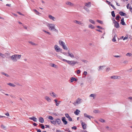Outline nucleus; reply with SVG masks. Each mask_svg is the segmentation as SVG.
Listing matches in <instances>:
<instances>
[{
	"instance_id": "a18cd8bd",
	"label": "nucleus",
	"mask_w": 132,
	"mask_h": 132,
	"mask_svg": "<svg viewBox=\"0 0 132 132\" xmlns=\"http://www.w3.org/2000/svg\"><path fill=\"white\" fill-rule=\"evenodd\" d=\"M0 57L4 58L5 57V55L2 54L1 53H0Z\"/></svg>"
},
{
	"instance_id": "c756f323",
	"label": "nucleus",
	"mask_w": 132,
	"mask_h": 132,
	"mask_svg": "<svg viewBox=\"0 0 132 132\" xmlns=\"http://www.w3.org/2000/svg\"><path fill=\"white\" fill-rule=\"evenodd\" d=\"M45 99L48 102H50L51 101V99L48 96H46L45 97Z\"/></svg>"
},
{
	"instance_id": "20e7f679",
	"label": "nucleus",
	"mask_w": 132,
	"mask_h": 132,
	"mask_svg": "<svg viewBox=\"0 0 132 132\" xmlns=\"http://www.w3.org/2000/svg\"><path fill=\"white\" fill-rule=\"evenodd\" d=\"M67 63L69 64L72 65H74L76 63H77V62L76 61H67Z\"/></svg>"
},
{
	"instance_id": "864d4df0",
	"label": "nucleus",
	"mask_w": 132,
	"mask_h": 132,
	"mask_svg": "<svg viewBox=\"0 0 132 132\" xmlns=\"http://www.w3.org/2000/svg\"><path fill=\"white\" fill-rule=\"evenodd\" d=\"M110 70V68H107L106 70V71L108 72Z\"/></svg>"
},
{
	"instance_id": "0eeeda50",
	"label": "nucleus",
	"mask_w": 132,
	"mask_h": 132,
	"mask_svg": "<svg viewBox=\"0 0 132 132\" xmlns=\"http://www.w3.org/2000/svg\"><path fill=\"white\" fill-rule=\"evenodd\" d=\"M65 116L68 119V120L70 121H71L72 120V118L69 116V114L68 113H66L65 114Z\"/></svg>"
},
{
	"instance_id": "de8ad7c7",
	"label": "nucleus",
	"mask_w": 132,
	"mask_h": 132,
	"mask_svg": "<svg viewBox=\"0 0 132 132\" xmlns=\"http://www.w3.org/2000/svg\"><path fill=\"white\" fill-rule=\"evenodd\" d=\"M97 22H98L100 23H101V24H103V21H102L97 20Z\"/></svg>"
},
{
	"instance_id": "6ab92c4d",
	"label": "nucleus",
	"mask_w": 132,
	"mask_h": 132,
	"mask_svg": "<svg viewBox=\"0 0 132 132\" xmlns=\"http://www.w3.org/2000/svg\"><path fill=\"white\" fill-rule=\"evenodd\" d=\"M105 67V65L100 66L99 67V69H98V71H100L101 70H102L103 69V68Z\"/></svg>"
},
{
	"instance_id": "69168bd1",
	"label": "nucleus",
	"mask_w": 132,
	"mask_h": 132,
	"mask_svg": "<svg viewBox=\"0 0 132 132\" xmlns=\"http://www.w3.org/2000/svg\"><path fill=\"white\" fill-rule=\"evenodd\" d=\"M106 2L108 3L109 5H110L111 4V2H110L106 1Z\"/></svg>"
},
{
	"instance_id": "603ef678",
	"label": "nucleus",
	"mask_w": 132,
	"mask_h": 132,
	"mask_svg": "<svg viewBox=\"0 0 132 132\" xmlns=\"http://www.w3.org/2000/svg\"><path fill=\"white\" fill-rule=\"evenodd\" d=\"M43 31H44L45 33H47V34H49V35H50L51 34H50V32H47V31H46V30H43Z\"/></svg>"
},
{
	"instance_id": "1a4fd4ad",
	"label": "nucleus",
	"mask_w": 132,
	"mask_h": 132,
	"mask_svg": "<svg viewBox=\"0 0 132 132\" xmlns=\"http://www.w3.org/2000/svg\"><path fill=\"white\" fill-rule=\"evenodd\" d=\"M65 4L67 5H68L71 6H73L74 5V4L71 3L70 2L67 1L65 2Z\"/></svg>"
},
{
	"instance_id": "7ed1b4c3",
	"label": "nucleus",
	"mask_w": 132,
	"mask_h": 132,
	"mask_svg": "<svg viewBox=\"0 0 132 132\" xmlns=\"http://www.w3.org/2000/svg\"><path fill=\"white\" fill-rule=\"evenodd\" d=\"M54 48L57 52H61L62 51V49L60 48L57 45H55L54 46Z\"/></svg>"
},
{
	"instance_id": "37998d69",
	"label": "nucleus",
	"mask_w": 132,
	"mask_h": 132,
	"mask_svg": "<svg viewBox=\"0 0 132 132\" xmlns=\"http://www.w3.org/2000/svg\"><path fill=\"white\" fill-rule=\"evenodd\" d=\"M111 15L113 17H115V15L114 11H112L111 12Z\"/></svg>"
},
{
	"instance_id": "680f3d73",
	"label": "nucleus",
	"mask_w": 132,
	"mask_h": 132,
	"mask_svg": "<svg viewBox=\"0 0 132 132\" xmlns=\"http://www.w3.org/2000/svg\"><path fill=\"white\" fill-rule=\"evenodd\" d=\"M127 71H129V72L132 71V68H130V69H128L127 70Z\"/></svg>"
},
{
	"instance_id": "cd10ccee",
	"label": "nucleus",
	"mask_w": 132,
	"mask_h": 132,
	"mask_svg": "<svg viewBox=\"0 0 132 132\" xmlns=\"http://www.w3.org/2000/svg\"><path fill=\"white\" fill-rule=\"evenodd\" d=\"M118 77H119L113 76H111V78L112 79H118Z\"/></svg>"
},
{
	"instance_id": "393cba45",
	"label": "nucleus",
	"mask_w": 132,
	"mask_h": 132,
	"mask_svg": "<svg viewBox=\"0 0 132 132\" xmlns=\"http://www.w3.org/2000/svg\"><path fill=\"white\" fill-rule=\"evenodd\" d=\"M120 23L122 25H126L124 21L123 18L121 20Z\"/></svg>"
},
{
	"instance_id": "2eb2a0df",
	"label": "nucleus",
	"mask_w": 132,
	"mask_h": 132,
	"mask_svg": "<svg viewBox=\"0 0 132 132\" xmlns=\"http://www.w3.org/2000/svg\"><path fill=\"white\" fill-rule=\"evenodd\" d=\"M68 55L69 57H74L75 56H74L73 54L72 53H70L69 51H68Z\"/></svg>"
},
{
	"instance_id": "2f4dec72",
	"label": "nucleus",
	"mask_w": 132,
	"mask_h": 132,
	"mask_svg": "<svg viewBox=\"0 0 132 132\" xmlns=\"http://www.w3.org/2000/svg\"><path fill=\"white\" fill-rule=\"evenodd\" d=\"M7 84L8 85H9L11 86H12L13 87H15V85H14L13 84L11 83H9Z\"/></svg>"
},
{
	"instance_id": "a19ab883",
	"label": "nucleus",
	"mask_w": 132,
	"mask_h": 132,
	"mask_svg": "<svg viewBox=\"0 0 132 132\" xmlns=\"http://www.w3.org/2000/svg\"><path fill=\"white\" fill-rule=\"evenodd\" d=\"M120 18L121 17L120 16H119V15H117L116 16V19L118 21L119 20V18Z\"/></svg>"
},
{
	"instance_id": "c03bdc74",
	"label": "nucleus",
	"mask_w": 132,
	"mask_h": 132,
	"mask_svg": "<svg viewBox=\"0 0 132 132\" xmlns=\"http://www.w3.org/2000/svg\"><path fill=\"white\" fill-rule=\"evenodd\" d=\"M48 119L52 120H53L54 119L53 118L52 116H48Z\"/></svg>"
},
{
	"instance_id": "c85d7f7f",
	"label": "nucleus",
	"mask_w": 132,
	"mask_h": 132,
	"mask_svg": "<svg viewBox=\"0 0 132 132\" xmlns=\"http://www.w3.org/2000/svg\"><path fill=\"white\" fill-rule=\"evenodd\" d=\"M119 14L121 16H125L126 15V13H123L122 11H120L119 12Z\"/></svg>"
},
{
	"instance_id": "bf43d9fd",
	"label": "nucleus",
	"mask_w": 132,
	"mask_h": 132,
	"mask_svg": "<svg viewBox=\"0 0 132 132\" xmlns=\"http://www.w3.org/2000/svg\"><path fill=\"white\" fill-rule=\"evenodd\" d=\"M97 27L98 28H100L101 29H103V28L102 27H101L99 26H97Z\"/></svg>"
},
{
	"instance_id": "6e6552de",
	"label": "nucleus",
	"mask_w": 132,
	"mask_h": 132,
	"mask_svg": "<svg viewBox=\"0 0 132 132\" xmlns=\"http://www.w3.org/2000/svg\"><path fill=\"white\" fill-rule=\"evenodd\" d=\"M62 120L64 125H66L67 124V122L66 120V118L65 117H63L62 118Z\"/></svg>"
},
{
	"instance_id": "5fc2aeb1",
	"label": "nucleus",
	"mask_w": 132,
	"mask_h": 132,
	"mask_svg": "<svg viewBox=\"0 0 132 132\" xmlns=\"http://www.w3.org/2000/svg\"><path fill=\"white\" fill-rule=\"evenodd\" d=\"M71 128L72 129L76 130L77 129V127L75 126H74L72 127Z\"/></svg>"
},
{
	"instance_id": "bb28decb",
	"label": "nucleus",
	"mask_w": 132,
	"mask_h": 132,
	"mask_svg": "<svg viewBox=\"0 0 132 132\" xmlns=\"http://www.w3.org/2000/svg\"><path fill=\"white\" fill-rule=\"evenodd\" d=\"M96 96V94H91L89 96L90 97H93V99H94Z\"/></svg>"
},
{
	"instance_id": "052dcab7",
	"label": "nucleus",
	"mask_w": 132,
	"mask_h": 132,
	"mask_svg": "<svg viewBox=\"0 0 132 132\" xmlns=\"http://www.w3.org/2000/svg\"><path fill=\"white\" fill-rule=\"evenodd\" d=\"M82 61L84 62L85 63H87V61L86 60H82Z\"/></svg>"
},
{
	"instance_id": "58836bf2",
	"label": "nucleus",
	"mask_w": 132,
	"mask_h": 132,
	"mask_svg": "<svg viewBox=\"0 0 132 132\" xmlns=\"http://www.w3.org/2000/svg\"><path fill=\"white\" fill-rule=\"evenodd\" d=\"M84 8L88 13H89V9L85 7H84Z\"/></svg>"
},
{
	"instance_id": "f8f14e48",
	"label": "nucleus",
	"mask_w": 132,
	"mask_h": 132,
	"mask_svg": "<svg viewBox=\"0 0 132 132\" xmlns=\"http://www.w3.org/2000/svg\"><path fill=\"white\" fill-rule=\"evenodd\" d=\"M84 117H86L89 119H90L91 118H93V117L92 116H90L88 115H87L86 113H84Z\"/></svg>"
},
{
	"instance_id": "774afa93",
	"label": "nucleus",
	"mask_w": 132,
	"mask_h": 132,
	"mask_svg": "<svg viewBox=\"0 0 132 132\" xmlns=\"http://www.w3.org/2000/svg\"><path fill=\"white\" fill-rule=\"evenodd\" d=\"M129 9L130 10L131 12H132V8L131 6H130L129 7Z\"/></svg>"
},
{
	"instance_id": "9d476101",
	"label": "nucleus",
	"mask_w": 132,
	"mask_h": 132,
	"mask_svg": "<svg viewBox=\"0 0 132 132\" xmlns=\"http://www.w3.org/2000/svg\"><path fill=\"white\" fill-rule=\"evenodd\" d=\"M73 22L75 23L78 24H81L82 26L84 25V24L83 23H82L81 22L78 21L76 20H75Z\"/></svg>"
},
{
	"instance_id": "ddd939ff",
	"label": "nucleus",
	"mask_w": 132,
	"mask_h": 132,
	"mask_svg": "<svg viewBox=\"0 0 132 132\" xmlns=\"http://www.w3.org/2000/svg\"><path fill=\"white\" fill-rule=\"evenodd\" d=\"M48 17L50 19L53 21H55L56 19L54 17L51 15H49Z\"/></svg>"
},
{
	"instance_id": "7c9ffc66",
	"label": "nucleus",
	"mask_w": 132,
	"mask_h": 132,
	"mask_svg": "<svg viewBox=\"0 0 132 132\" xmlns=\"http://www.w3.org/2000/svg\"><path fill=\"white\" fill-rule=\"evenodd\" d=\"M50 122L51 123H52V124H53V125H55L56 124V120H52Z\"/></svg>"
},
{
	"instance_id": "b1692460",
	"label": "nucleus",
	"mask_w": 132,
	"mask_h": 132,
	"mask_svg": "<svg viewBox=\"0 0 132 132\" xmlns=\"http://www.w3.org/2000/svg\"><path fill=\"white\" fill-rule=\"evenodd\" d=\"M85 5L88 7H89L91 6V3L89 2L88 3H85Z\"/></svg>"
},
{
	"instance_id": "4be33fe9",
	"label": "nucleus",
	"mask_w": 132,
	"mask_h": 132,
	"mask_svg": "<svg viewBox=\"0 0 132 132\" xmlns=\"http://www.w3.org/2000/svg\"><path fill=\"white\" fill-rule=\"evenodd\" d=\"M29 119H30L33 120L35 122L37 121V119L34 117L31 118H29Z\"/></svg>"
},
{
	"instance_id": "412c9836",
	"label": "nucleus",
	"mask_w": 132,
	"mask_h": 132,
	"mask_svg": "<svg viewBox=\"0 0 132 132\" xmlns=\"http://www.w3.org/2000/svg\"><path fill=\"white\" fill-rule=\"evenodd\" d=\"M77 79L75 78L72 77L70 79V81L71 82H72L73 81H77Z\"/></svg>"
},
{
	"instance_id": "4c0bfd02",
	"label": "nucleus",
	"mask_w": 132,
	"mask_h": 132,
	"mask_svg": "<svg viewBox=\"0 0 132 132\" xmlns=\"http://www.w3.org/2000/svg\"><path fill=\"white\" fill-rule=\"evenodd\" d=\"M28 42L29 43H30V44H31L32 45H37V44H36L34 43H33V42H32L31 41H29Z\"/></svg>"
},
{
	"instance_id": "79ce46f5",
	"label": "nucleus",
	"mask_w": 132,
	"mask_h": 132,
	"mask_svg": "<svg viewBox=\"0 0 132 132\" xmlns=\"http://www.w3.org/2000/svg\"><path fill=\"white\" fill-rule=\"evenodd\" d=\"M34 11L36 13V14L38 15H39L40 14L39 12H38L37 10L35 9H34Z\"/></svg>"
},
{
	"instance_id": "6e6d98bb",
	"label": "nucleus",
	"mask_w": 132,
	"mask_h": 132,
	"mask_svg": "<svg viewBox=\"0 0 132 132\" xmlns=\"http://www.w3.org/2000/svg\"><path fill=\"white\" fill-rule=\"evenodd\" d=\"M110 5L114 9H115V10L116 9V8H115V7L112 4H111Z\"/></svg>"
},
{
	"instance_id": "c9c22d12",
	"label": "nucleus",
	"mask_w": 132,
	"mask_h": 132,
	"mask_svg": "<svg viewBox=\"0 0 132 132\" xmlns=\"http://www.w3.org/2000/svg\"><path fill=\"white\" fill-rule=\"evenodd\" d=\"M89 21L91 23H92V24H95V22L92 19H89Z\"/></svg>"
},
{
	"instance_id": "dca6fc26",
	"label": "nucleus",
	"mask_w": 132,
	"mask_h": 132,
	"mask_svg": "<svg viewBox=\"0 0 132 132\" xmlns=\"http://www.w3.org/2000/svg\"><path fill=\"white\" fill-rule=\"evenodd\" d=\"M50 94L51 96L54 97H56L57 96V95L53 92L50 93Z\"/></svg>"
},
{
	"instance_id": "f704fd0d",
	"label": "nucleus",
	"mask_w": 132,
	"mask_h": 132,
	"mask_svg": "<svg viewBox=\"0 0 132 132\" xmlns=\"http://www.w3.org/2000/svg\"><path fill=\"white\" fill-rule=\"evenodd\" d=\"M11 60L13 62H16L17 61L16 58H11Z\"/></svg>"
},
{
	"instance_id": "09e8293b",
	"label": "nucleus",
	"mask_w": 132,
	"mask_h": 132,
	"mask_svg": "<svg viewBox=\"0 0 132 132\" xmlns=\"http://www.w3.org/2000/svg\"><path fill=\"white\" fill-rule=\"evenodd\" d=\"M99 121L100 122H104L105 121V120H104L103 119H100L99 120Z\"/></svg>"
},
{
	"instance_id": "9b49d317",
	"label": "nucleus",
	"mask_w": 132,
	"mask_h": 132,
	"mask_svg": "<svg viewBox=\"0 0 132 132\" xmlns=\"http://www.w3.org/2000/svg\"><path fill=\"white\" fill-rule=\"evenodd\" d=\"M113 34L114 35V36L113 38L112 39V41L113 42H115L116 41V38L117 37V35L116 34L115 32L113 33Z\"/></svg>"
},
{
	"instance_id": "e2e57ef3",
	"label": "nucleus",
	"mask_w": 132,
	"mask_h": 132,
	"mask_svg": "<svg viewBox=\"0 0 132 132\" xmlns=\"http://www.w3.org/2000/svg\"><path fill=\"white\" fill-rule=\"evenodd\" d=\"M84 74L85 75H86L87 74V72L86 71H84Z\"/></svg>"
},
{
	"instance_id": "338daca9",
	"label": "nucleus",
	"mask_w": 132,
	"mask_h": 132,
	"mask_svg": "<svg viewBox=\"0 0 132 132\" xmlns=\"http://www.w3.org/2000/svg\"><path fill=\"white\" fill-rule=\"evenodd\" d=\"M37 132H41V131L40 129H37Z\"/></svg>"
},
{
	"instance_id": "a878e982",
	"label": "nucleus",
	"mask_w": 132,
	"mask_h": 132,
	"mask_svg": "<svg viewBox=\"0 0 132 132\" xmlns=\"http://www.w3.org/2000/svg\"><path fill=\"white\" fill-rule=\"evenodd\" d=\"M39 121L40 122L43 123L44 121V119L40 117L39 118Z\"/></svg>"
},
{
	"instance_id": "473e14b6",
	"label": "nucleus",
	"mask_w": 132,
	"mask_h": 132,
	"mask_svg": "<svg viewBox=\"0 0 132 132\" xmlns=\"http://www.w3.org/2000/svg\"><path fill=\"white\" fill-rule=\"evenodd\" d=\"M1 73L3 75H4L5 76H6L7 77H9V75H8V74H7L5 73L4 72H1Z\"/></svg>"
},
{
	"instance_id": "a211bd4d",
	"label": "nucleus",
	"mask_w": 132,
	"mask_h": 132,
	"mask_svg": "<svg viewBox=\"0 0 132 132\" xmlns=\"http://www.w3.org/2000/svg\"><path fill=\"white\" fill-rule=\"evenodd\" d=\"M83 128L84 129H85L86 128V125L82 121L81 123Z\"/></svg>"
},
{
	"instance_id": "aec40b11",
	"label": "nucleus",
	"mask_w": 132,
	"mask_h": 132,
	"mask_svg": "<svg viewBox=\"0 0 132 132\" xmlns=\"http://www.w3.org/2000/svg\"><path fill=\"white\" fill-rule=\"evenodd\" d=\"M56 122L57 123L58 125H60L61 124V121L60 120L59 118H57L56 119Z\"/></svg>"
},
{
	"instance_id": "f3484780",
	"label": "nucleus",
	"mask_w": 132,
	"mask_h": 132,
	"mask_svg": "<svg viewBox=\"0 0 132 132\" xmlns=\"http://www.w3.org/2000/svg\"><path fill=\"white\" fill-rule=\"evenodd\" d=\"M59 44L62 46L65 44V43L61 40H59Z\"/></svg>"
},
{
	"instance_id": "423d86ee",
	"label": "nucleus",
	"mask_w": 132,
	"mask_h": 132,
	"mask_svg": "<svg viewBox=\"0 0 132 132\" xmlns=\"http://www.w3.org/2000/svg\"><path fill=\"white\" fill-rule=\"evenodd\" d=\"M21 57L23 56L21 55L15 54L12 56L11 58H20Z\"/></svg>"
},
{
	"instance_id": "72a5a7b5",
	"label": "nucleus",
	"mask_w": 132,
	"mask_h": 132,
	"mask_svg": "<svg viewBox=\"0 0 132 132\" xmlns=\"http://www.w3.org/2000/svg\"><path fill=\"white\" fill-rule=\"evenodd\" d=\"M88 27L92 29H93L94 28V26H93L91 24H90L88 26Z\"/></svg>"
},
{
	"instance_id": "4d7b16f0",
	"label": "nucleus",
	"mask_w": 132,
	"mask_h": 132,
	"mask_svg": "<svg viewBox=\"0 0 132 132\" xmlns=\"http://www.w3.org/2000/svg\"><path fill=\"white\" fill-rule=\"evenodd\" d=\"M95 113H98L99 111L97 110H95L93 111Z\"/></svg>"
},
{
	"instance_id": "0e129e2a",
	"label": "nucleus",
	"mask_w": 132,
	"mask_h": 132,
	"mask_svg": "<svg viewBox=\"0 0 132 132\" xmlns=\"http://www.w3.org/2000/svg\"><path fill=\"white\" fill-rule=\"evenodd\" d=\"M106 129H108V130H111V128L110 129L109 128V127L108 126L106 127Z\"/></svg>"
},
{
	"instance_id": "f257e3e1",
	"label": "nucleus",
	"mask_w": 132,
	"mask_h": 132,
	"mask_svg": "<svg viewBox=\"0 0 132 132\" xmlns=\"http://www.w3.org/2000/svg\"><path fill=\"white\" fill-rule=\"evenodd\" d=\"M47 26L51 30H53L55 29V26L54 24L48 23Z\"/></svg>"
},
{
	"instance_id": "4468645a",
	"label": "nucleus",
	"mask_w": 132,
	"mask_h": 132,
	"mask_svg": "<svg viewBox=\"0 0 132 132\" xmlns=\"http://www.w3.org/2000/svg\"><path fill=\"white\" fill-rule=\"evenodd\" d=\"M49 65L50 66L55 68H58V67L56 65L53 63H51Z\"/></svg>"
},
{
	"instance_id": "e433bc0d",
	"label": "nucleus",
	"mask_w": 132,
	"mask_h": 132,
	"mask_svg": "<svg viewBox=\"0 0 132 132\" xmlns=\"http://www.w3.org/2000/svg\"><path fill=\"white\" fill-rule=\"evenodd\" d=\"M63 48L65 50H68V48H67V47L65 45V44L63 46H62Z\"/></svg>"
},
{
	"instance_id": "ea45409f",
	"label": "nucleus",
	"mask_w": 132,
	"mask_h": 132,
	"mask_svg": "<svg viewBox=\"0 0 132 132\" xmlns=\"http://www.w3.org/2000/svg\"><path fill=\"white\" fill-rule=\"evenodd\" d=\"M1 127L4 130L6 128V126H4L2 124L1 125Z\"/></svg>"
},
{
	"instance_id": "5701e85b",
	"label": "nucleus",
	"mask_w": 132,
	"mask_h": 132,
	"mask_svg": "<svg viewBox=\"0 0 132 132\" xmlns=\"http://www.w3.org/2000/svg\"><path fill=\"white\" fill-rule=\"evenodd\" d=\"M80 112L79 110L78 109H76V111L74 112V113L77 115H78L79 114V113Z\"/></svg>"
},
{
	"instance_id": "8fccbe9b",
	"label": "nucleus",
	"mask_w": 132,
	"mask_h": 132,
	"mask_svg": "<svg viewBox=\"0 0 132 132\" xmlns=\"http://www.w3.org/2000/svg\"><path fill=\"white\" fill-rule=\"evenodd\" d=\"M40 126L41 127V128L42 129H44L45 127L42 124H41L40 125Z\"/></svg>"
},
{
	"instance_id": "3c124183",
	"label": "nucleus",
	"mask_w": 132,
	"mask_h": 132,
	"mask_svg": "<svg viewBox=\"0 0 132 132\" xmlns=\"http://www.w3.org/2000/svg\"><path fill=\"white\" fill-rule=\"evenodd\" d=\"M128 61H124L123 62V63L125 64H126L128 63Z\"/></svg>"
},
{
	"instance_id": "13d9d810",
	"label": "nucleus",
	"mask_w": 132,
	"mask_h": 132,
	"mask_svg": "<svg viewBox=\"0 0 132 132\" xmlns=\"http://www.w3.org/2000/svg\"><path fill=\"white\" fill-rule=\"evenodd\" d=\"M80 70H78L77 71V74H79V73H80Z\"/></svg>"
},
{
	"instance_id": "49530a36",
	"label": "nucleus",
	"mask_w": 132,
	"mask_h": 132,
	"mask_svg": "<svg viewBox=\"0 0 132 132\" xmlns=\"http://www.w3.org/2000/svg\"><path fill=\"white\" fill-rule=\"evenodd\" d=\"M126 55L127 56H128L129 57H131V55H132V54L130 53H128L126 54Z\"/></svg>"
},
{
	"instance_id": "f03ea898",
	"label": "nucleus",
	"mask_w": 132,
	"mask_h": 132,
	"mask_svg": "<svg viewBox=\"0 0 132 132\" xmlns=\"http://www.w3.org/2000/svg\"><path fill=\"white\" fill-rule=\"evenodd\" d=\"M82 101V100L79 98H78L76 101L73 104L74 105H76L77 104H80Z\"/></svg>"
},
{
	"instance_id": "39448f33",
	"label": "nucleus",
	"mask_w": 132,
	"mask_h": 132,
	"mask_svg": "<svg viewBox=\"0 0 132 132\" xmlns=\"http://www.w3.org/2000/svg\"><path fill=\"white\" fill-rule=\"evenodd\" d=\"M113 23L114 24V26L116 28H118L120 26L119 23L115 20H113Z\"/></svg>"
}]
</instances>
